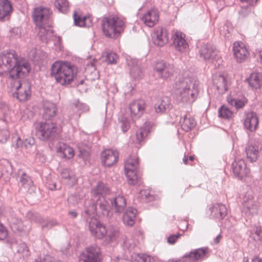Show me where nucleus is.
<instances>
[{"mask_svg":"<svg viewBox=\"0 0 262 262\" xmlns=\"http://www.w3.org/2000/svg\"><path fill=\"white\" fill-rule=\"evenodd\" d=\"M227 101L229 104L234 106L237 110L243 108L247 103L248 100L244 97L242 96L234 99L232 96L229 95L227 97Z\"/></svg>","mask_w":262,"mask_h":262,"instance_id":"obj_36","label":"nucleus"},{"mask_svg":"<svg viewBox=\"0 0 262 262\" xmlns=\"http://www.w3.org/2000/svg\"><path fill=\"white\" fill-rule=\"evenodd\" d=\"M54 258L49 254H41L38 256L33 262H53Z\"/></svg>","mask_w":262,"mask_h":262,"instance_id":"obj_54","label":"nucleus"},{"mask_svg":"<svg viewBox=\"0 0 262 262\" xmlns=\"http://www.w3.org/2000/svg\"><path fill=\"white\" fill-rule=\"evenodd\" d=\"M112 262H128L126 258H121L119 256H117L116 258H114L112 260Z\"/></svg>","mask_w":262,"mask_h":262,"instance_id":"obj_64","label":"nucleus"},{"mask_svg":"<svg viewBox=\"0 0 262 262\" xmlns=\"http://www.w3.org/2000/svg\"><path fill=\"white\" fill-rule=\"evenodd\" d=\"M101 26L103 33L106 37L116 38L124 31L125 19L117 15L109 16L103 18Z\"/></svg>","mask_w":262,"mask_h":262,"instance_id":"obj_5","label":"nucleus"},{"mask_svg":"<svg viewBox=\"0 0 262 262\" xmlns=\"http://www.w3.org/2000/svg\"><path fill=\"white\" fill-rule=\"evenodd\" d=\"M247 80L252 89H258L262 86V74L259 73H253Z\"/></svg>","mask_w":262,"mask_h":262,"instance_id":"obj_33","label":"nucleus"},{"mask_svg":"<svg viewBox=\"0 0 262 262\" xmlns=\"http://www.w3.org/2000/svg\"><path fill=\"white\" fill-rule=\"evenodd\" d=\"M233 51L234 58L238 62L245 61L249 55L245 45L241 41H236L233 43Z\"/></svg>","mask_w":262,"mask_h":262,"instance_id":"obj_17","label":"nucleus"},{"mask_svg":"<svg viewBox=\"0 0 262 262\" xmlns=\"http://www.w3.org/2000/svg\"><path fill=\"white\" fill-rule=\"evenodd\" d=\"M210 210L211 217L215 220H222L227 213L225 205L220 203L212 205Z\"/></svg>","mask_w":262,"mask_h":262,"instance_id":"obj_25","label":"nucleus"},{"mask_svg":"<svg viewBox=\"0 0 262 262\" xmlns=\"http://www.w3.org/2000/svg\"><path fill=\"white\" fill-rule=\"evenodd\" d=\"M119 153L112 149H106L101 155V160L102 164L107 167H110L115 164L118 161Z\"/></svg>","mask_w":262,"mask_h":262,"instance_id":"obj_21","label":"nucleus"},{"mask_svg":"<svg viewBox=\"0 0 262 262\" xmlns=\"http://www.w3.org/2000/svg\"><path fill=\"white\" fill-rule=\"evenodd\" d=\"M170 106L169 98L167 97H163L155 104V111L157 113H162L167 109H169Z\"/></svg>","mask_w":262,"mask_h":262,"instance_id":"obj_41","label":"nucleus"},{"mask_svg":"<svg viewBox=\"0 0 262 262\" xmlns=\"http://www.w3.org/2000/svg\"><path fill=\"white\" fill-rule=\"evenodd\" d=\"M16 83L13 96L20 101H26L31 95V84L26 80H18Z\"/></svg>","mask_w":262,"mask_h":262,"instance_id":"obj_11","label":"nucleus"},{"mask_svg":"<svg viewBox=\"0 0 262 262\" xmlns=\"http://www.w3.org/2000/svg\"><path fill=\"white\" fill-rule=\"evenodd\" d=\"M145 260L144 262H156L157 260V257L151 256L145 254Z\"/></svg>","mask_w":262,"mask_h":262,"instance_id":"obj_63","label":"nucleus"},{"mask_svg":"<svg viewBox=\"0 0 262 262\" xmlns=\"http://www.w3.org/2000/svg\"><path fill=\"white\" fill-rule=\"evenodd\" d=\"M126 63L129 68L131 76L135 79H139L143 77L142 70L140 68L139 61L128 56L126 59Z\"/></svg>","mask_w":262,"mask_h":262,"instance_id":"obj_22","label":"nucleus"},{"mask_svg":"<svg viewBox=\"0 0 262 262\" xmlns=\"http://www.w3.org/2000/svg\"><path fill=\"white\" fill-rule=\"evenodd\" d=\"M219 117L225 119H230L233 115V112L226 106H221L218 111Z\"/></svg>","mask_w":262,"mask_h":262,"instance_id":"obj_47","label":"nucleus"},{"mask_svg":"<svg viewBox=\"0 0 262 262\" xmlns=\"http://www.w3.org/2000/svg\"><path fill=\"white\" fill-rule=\"evenodd\" d=\"M255 211L256 206L253 196L250 194H246L243 199L242 212L246 216H249L251 214L254 213Z\"/></svg>","mask_w":262,"mask_h":262,"instance_id":"obj_27","label":"nucleus"},{"mask_svg":"<svg viewBox=\"0 0 262 262\" xmlns=\"http://www.w3.org/2000/svg\"><path fill=\"white\" fill-rule=\"evenodd\" d=\"M120 236L119 230L117 227H111L107 231L105 237V242L111 243L116 242Z\"/></svg>","mask_w":262,"mask_h":262,"instance_id":"obj_43","label":"nucleus"},{"mask_svg":"<svg viewBox=\"0 0 262 262\" xmlns=\"http://www.w3.org/2000/svg\"><path fill=\"white\" fill-rule=\"evenodd\" d=\"M199 55L204 60L213 63L215 67H219L222 62L219 51L209 43L205 44L201 47Z\"/></svg>","mask_w":262,"mask_h":262,"instance_id":"obj_6","label":"nucleus"},{"mask_svg":"<svg viewBox=\"0 0 262 262\" xmlns=\"http://www.w3.org/2000/svg\"><path fill=\"white\" fill-rule=\"evenodd\" d=\"M109 192L110 189L106 185L102 182H98L92 190L93 199L94 202L96 201V203L90 205L85 210V212L87 214L91 213L94 214L96 210L99 209L104 216L108 217L110 207L104 196Z\"/></svg>","mask_w":262,"mask_h":262,"instance_id":"obj_3","label":"nucleus"},{"mask_svg":"<svg viewBox=\"0 0 262 262\" xmlns=\"http://www.w3.org/2000/svg\"><path fill=\"white\" fill-rule=\"evenodd\" d=\"M14 51H6L0 55V75L8 73L12 79L20 78L28 74L31 69L27 62H19Z\"/></svg>","mask_w":262,"mask_h":262,"instance_id":"obj_1","label":"nucleus"},{"mask_svg":"<svg viewBox=\"0 0 262 262\" xmlns=\"http://www.w3.org/2000/svg\"><path fill=\"white\" fill-rule=\"evenodd\" d=\"M73 110L77 113V117H79L80 114L83 112H85L89 111V106L85 104L79 102V101L76 102L73 107Z\"/></svg>","mask_w":262,"mask_h":262,"instance_id":"obj_48","label":"nucleus"},{"mask_svg":"<svg viewBox=\"0 0 262 262\" xmlns=\"http://www.w3.org/2000/svg\"><path fill=\"white\" fill-rule=\"evenodd\" d=\"M135 246L136 243L133 238H123V247L124 249L130 251L133 249Z\"/></svg>","mask_w":262,"mask_h":262,"instance_id":"obj_53","label":"nucleus"},{"mask_svg":"<svg viewBox=\"0 0 262 262\" xmlns=\"http://www.w3.org/2000/svg\"><path fill=\"white\" fill-rule=\"evenodd\" d=\"M213 84L220 94L224 93L227 90L226 78L221 75H216L213 78Z\"/></svg>","mask_w":262,"mask_h":262,"instance_id":"obj_31","label":"nucleus"},{"mask_svg":"<svg viewBox=\"0 0 262 262\" xmlns=\"http://www.w3.org/2000/svg\"><path fill=\"white\" fill-rule=\"evenodd\" d=\"M168 33L164 28L158 27L152 33V40L154 43L159 47H162L168 41Z\"/></svg>","mask_w":262,"mask_h":262,"instance_id":"obj_18","label":"nucleus"},{"mask_svg":"<svg viewBox=\"0 0 262 262\" xmlns=\"http://www.w3.org/2000/svg\"><path fill=\"white\" fill-rule=\"evenodd\" d=\"M150 124L149 122H145L144 126L139 128L136 134V143L138 144L142 141L149 133Z\"/></svg>","mask_w":262,"mask_h":262,"instance_id":"obj_38","label":"nucleus"},{"mask_svg":"<svg viewBox=\"0 0 262 262\" xmlns=\"http://www.w3.org/2000/svg\"><path fill=\"white\" fill-rule=\"evenodd\" d=\"M10 136L9 130L6 128H0V143L7 142Z\"/></svg>","mask_w":262,"mask_h":262,"instance_id":"obj_56","label":"nucleus"},{"mask_svg":"<svg viewBox=\"0 0 262 262\" xmlns=\"http://www.w3.org/2000/svg\"><path fill=\"white\" fill-rule=\"evenodd\" d=\"M35 140L33 138L26 139L23 143L24 146L26 148L29 149L34 147Z\"/></svg>","mask_w":262,"mask_h":262,"instance_id":"obj_59","label":"nucleus"},{"mask_svg":"<svg viewBox=\"0 0 262 262\" xmlns=\"http://www.w3.org/2000/svg\"><path fill=\"white\" fill-rule=\"evenodd\" d=\"M119 123L123 132H126L130 127V124L128 119L125 116H121L119 118Z\"/></svg>","mask_w":262,"mask_h":262,"instance_id":"obj_50","label":"nucleus"},{"mask_svg":"<svg viewBox=\"0 0 262 262\" xmlns=\"http://www.w3.org/2000/svg\"><path fill=\"white\" fill-rule=\"evenodd\" d=\"M106 60L110 64H115L117 63L118 59L117 55L112 52H106L105 55Z\"/></svg>","mask_w":262,"mask_h":262,"instance_id":"obj_55","label":"nucleus"},{"mask_svg":"<svg viewBox=\"0 0 262 262\" xmlns=\"http://www.w3.org/2000/svg\"><path fill=\"white\" fill-rule=\"evenodd\" d=\"M262 150V142L250 144L245 149L247 158L251 162H255L258 158L259 152Z\"/></svg>","mask_w":262,"mask_h":262,"instance_id":"obj_24","label":"nucleus"},{"mask_svg":"<svg viewBox=\"0 0 262 262\" xmlns=\"http://www.w3.org/2000/svg\"><path fill=\"white\" fill-rule=\"evenodd\" d=\"M57 151L61 157L68 159L72 158L74 155L73 148L63 143H59Z\"/></svg>","mask_w":262,"mask_h":262,"instance_id":"obj_32","label":"nucleus"},{"mask_svg":"<svg viewBox=\"0 0 262 262\" xmlns=\"http://www.w3.org/2000/svg\"><path fill=\"white\" fill-rule=\"evenodd\" d=\"M138 167V157L136 155L130 156L125 161V173L129 184L134 185L138 183V177L137 173Z\"/></svg>","mask_w":262,"mask_h":262,"instance_id":"obj_7","label":"nucleus"},{"mask_svg":"<svg viewBox=\"0 0 262 262\" xmlns=\"http://www.w3.org/2000/svg\"><path fill=\"white\" fill-rule=\"evenodd\" d=\"M257 0H241L242 2L243 3H247V5H243L241 6L242 9H243L244 8H246V7H248L249 6L253 5L254 4H256Z\"/></svg>","mask_w":262,"mask_h":262,"instance_id":"obj_62","label":"nucleus"},{"mask_svg":"<svg viewBox=\"0 0 262 262\" xmlns=\"http://www.w3.org/2000/svg\"><path fill=\"white\" fill-rule=\"evenodd\" d=\"M29 55V57L32 60L37 62L40 60H44L48 56V55L46 52L40 50H37L36 48L31 50L30 51Z\"/></svg>","mask_w":262,"mask_h":262,"instance_id":"obj_44","label":"nucleus"},{"mask_svg":"<svg viewBox=\"0 0 262 262\" xmlns=\"http://www.w3.org/2000/svg\"><path fill=\"white\" fill-rule=\"evenodd\" d=\"M145 103L143 100L139 99L133 101L129 105L130 117L133 119L139 118L143 114Z\"/></svg>","mask_w":262,"mask_h":262,"instance_id":"obj_19","label":"nucleus"},{"mask_svg":"<svg viewBox=\"0 0 262 262\" xmlns=\"http://www.w3.org/2000/svg\"><path fill=\"white\" fill-rule=\"evenodd\" d=\"M36 30L38 32V37L42 42L47 43L54 37L53 30L49 26L36 27Z\"/></svg>","mask_w":262,"mask_h":262,"instance_id":"obj_28","label":"nucleus"},{"mask_svg":"<svg viewBox=\"0 0 262 262\" xmlns=\"http://www.w3.org/2000/svg\"><path fill=\"white\" fill-rule=\"evenodd\" d=\"M258 118L254 112H249L246 114L244 121V126L245 129L250 132H254L257 128Z\"/></svg>","mask_w":262,"mask_h":262,"instance_id":"obj_23","label":"nucleus"},{"mask_svg":"<svg viewBox=\"0 0 262 262\" xmlns=\"http://www.w3.org/2000/svg\"><path fill=\"white\" fill-rule=\"evenodd\" d=\"M137 210L134 208H129L123 216V222L128 226H132L135 223Z\"/></svg>","mask_w":262,"mask_h":262,"instance_id":"obj_35","label":"nucleus"},{"mask_svg":"<svg viewBox=\"0 0 262 262\" xmlns=\"http://www.w3.org/2000/svg\"><path fill=\"white\" fill-rule=\"evenodd\" d=\"M0 120L8 122L10 120V110L8 105L4 102H0Z\"/></svg>","mask_w":262,"mask_h":262,"instance_id":"obj_45","label":"nucleus"},{"mask_svg":"<svg viewBox=\"0 0 262 262\" xmlns=\"http://www.w3.org/2000/svg\"><path fill=\"white\" fill-rule=\"evenodd\" d=\"M19 181L21 185L25 188L31 187L33 184V182L31 178L26 173L21 174Z\"/></svg>","mask_w":262,"mask_h":262,"instance_id":"obj_52","label":"nucleus"},{"mask_svg":"<svg viewBox=\"0 0 262 262\" xmlns=\"http://www.w3.org/2000/svg\"><path fill=\"white\" fill-rule=\"evenodd\" d=\"M172 39L176 49L181 53L186 52L189 48L188 44L185 40V35L179 31L173 32Z\"/></svg>","mask_w":262,"mask_h":262,"instance_id":"obj_15","label":"nucleus"},{"mask_svg":"<svg viewBox=\"0 0 262 262\" xmlns=\"http://www.w3.org/2000/svg\"><path fill=\"white\" fill-rule=\"evenodd\" d=\"M159 18L158 11L156 9H151L143 15L141 20L146 26L152 27L157 23Z\"/></svg>","mask_w":262,"mask_h":262,"instance_id":"obj_26","label":"nucleus"},{"mask_svg":"<svg viewBox=\"0 0 262 262\" xmlns=\"http://www.w3.org/2000/svg\"><path fill=\"white\" fill-rule=\"evenodd\" d=\"M208 252L207 248H199L191 251L188 255H185L182 259L172 260V262H195L206 258Z\"/></svg>","mask_w":262,"mask_h":262,"instance_id":"obj_13","label":"nucleus"},{"mask_svg":"<svg viewBox=\"0 0 262 262\" xmlns=\"http://www.w3.org/2000/svg\"><path fill=\"white\" fill-rule=\"evenodd\" d=\"M16 251L19 257L24 259H28L31 255V251L29 248L25 243H20L17 244Z\"/></svg>","mask_w":262,"mask_h":262,"instance_id":"obj_42","label":"nucleus"},{"mask_svg":"<svg viewBox=\"0 0 262 262\" xmlns=\"http://www.w3.org/2000/svg\"><path fill=\"white\" fill-rule=\"evenodd\" d=\"M86 222L89 224V229L92 235L98 239H102L104 237L107 233V230L105 226L102 224L97 218L95 217L97 211L94 214L85 212Z\"/></svg>","mask_w":262,"mask_h":262,"instance_id":"obj_8","label":"nucleus"},{"mask_svg":"<svg viewBox=\"0 0 262 262\" xmlns=\"http://www.w3.org/2000/svg\"><path fill=\"white\" fill-rule=\"evenodd\" d=\"M181 236V234H172L167 238V242L170 244H174Z\"/></svg>","mask_w":262,"mask_h":262,"instance_id":"obj_60","label":"nucleus"},{"mask_svg":"<svg viewBox=\"0 0 262 262\" xmlns=\"http://www.w3.org/2000/svg\"><path fill=\"white\" fill-rule=\"evenodd\" d=\"M233 172L235 176L242 179L250 173V169L247 167L243 159L235 160L232 163Z\"/></svg>","mask_w":262,"mask_h":262,"instance_id":"obj_20","label":"nucleus"},{"mask_svg":"<svg viewBox=\"0 0 262 262\" xmlns=\"http://www.w3.org/2000/svg\"><path fill=\"white\" fill-rule=\"evenodd\" d=\"M251 236L255 241L262 240V226L254 227L251 232Z\"/></svg>","mask_w":262,"mask_h":262,"instance_id":"obj_49","label":"nucleus"},{"mask_svg":"<svg viewBox=\"0 0 262 262\" xmlns=\"http://www.w3.org/2000/svg\"><path fill=\"white\" fill-rule=\"evenodd\" d=\"M38 221L41 224L42 229L50 228L57 225V222L55 220H45L39 217Z\"/></svg>","mask_w":262,"mask_h":262,"instance_id":"obj_51","label":"nucleus"},{"mask_svg":"<svg viewBox=\"0 0 262 262\" xmlns=\"http://www.w3.org/2000/svg\"><path fill=\"white\" fill-rule=\"evenodd\" d=\"M50 10L47 8H36L33 13V18L36 27L42 26L48 20Z\"/></svg>","mask_w":262,"mask_h":262,"instance_id":"obj_16","label":"nucleus"},{"mask_svg":"<svg viewBox=\"0 0 262 262\" xmlns=\"http://www.w3.org/2000/svg\"><path fill=\"white\" fill-rule=\"evenodd\" d=\"M61 176L65 182L70 186H73L77 183V178L74 172L69 169H64L61 171Z\"/></svg>","mask_w":262,"mask_h":262,"instance_id":"obj_37","label":"nucleus"},{"mask_svg":"<svg viewBox=\"0 0 262 262\" xmlns=\"http://www.w3.org/2000/svg\"><path fill=\"white\" fill-rule=\"evenodd\" d=\"M111 203L115 211L117 213L123 212L126 206V201L124 196L121 194H118L111 200Z\"/></svg>","mask_w":262,"mask_h":262,"instance_id":"obj_30","label":"nucleus"},{"mask_svg":"<svg viewBox=\"0 0 262 262\" xmlns=\"http://www.w3.org/2000/svg\"><path fill=\"white\" fill-rule=\"evenodd\" d=\"M154 72L158 77L166 80L173 75L174 66L163 61H158L155 65Z\"/></svg>","mask_w":262,"mask_h":262,"instance_id":"obj_12","label":"nucleus"},{"mask_svg":"<svg viewBox=\"0 0 262 262\" xmlns=\"http://www.w3.org/2000/svg\"><path fill=\"white\" fill-rule=\"evenodd\" d=\"M145 254L142 253H134L132 255L133 262H144Z\"/></svg>","mask_w":262,"mask_h":262,"instance_id":"obj_57","label":"nucleus"},{"mask_svg":"<svg viewBox=\"0 0 262 262\" xmlns=\"http://www.w3.org/2000/svg\"><path fill=\"white\" fill-rule=\"evenodd\" d=\"M12 11V5L8 0H0V19L9 15Z\"/></svg>","mask_w":262,"mask_h":262,"instance_id":"obj_40","label":"nucleus"},{"mask_svg":"<svg viewBox=\"0 0 262 262\" xmlns=\"http://www.w3.org/2000/svg\"><path fill=\"white\" fill-rule=\"evenodd\" d=\"M180 123L182 129L185 132H188L191 130L194 127L196 124L194 119L192 117L187 115H185L180 119Z\"/></svg>","mask_w":262,"mask_h":262,"instance_id":"obj_34","label":"nucleus"},{"mask_svg":"<svg viewBox=\"0 0 262 262\" xmlns=\"http://www.w3.org/2000/svg\"><path fill=\"white\" fill-rule=\"evenodd\" d=\"M9 225L12 230L17 233H26L30 227L28 221L23 222L20 219L12 216L9 219Z\"/></svg>","mask_w":262,"mask_h":262,"instance_id":"obj_14","label":"nucleus"},{"mask_svg":"<svg viewBox=\"0 0 262 262\" xmlns=\"http://www.w3.org/2000/svg\"><path fill=\"white\" fill-rule=\"evenodd\" d=\"M8 236V231L6 228L0 222V240H4Z\"/></svg>","mask_w":262,"mask_h":262,"instance_id":"obj_58","label":"nucleus"},{"mask_svg":"<svg viewBox=\"0 0 262 262\" xmlns=\"http://www.w3.org/2000/svg\"><path fill=\"white\" fill-rule=\"evenodd\" d=\"M101 254L100 248L93 245L86 248L81 254L79 262H101Z\"/></svg>","mask_w":262,"mask_h":262,"instance_id":"obj_10","label":"nucleus"},{"mask_svg":"<svg viewBox=\"0 0 262 262\" xmlns=\"http://www.w3.org/2000/svg\"><path fill=\"white\" fill-rule=\"evenodd\" d=\"M37 132L42 140L54 138L57 134V126L51 120L40 122L36 126Z\"/></svg>","mask_w":262,"mask_h":262,"instance_id":"obj_9","label":"nucleus"},{"mask_svg":"<svg viewBox=\"0 0 262 262\" xmlns=\"http://www.w3.org/2000/svg\"><path fill=\"white\" fill-rule=\"evenodd\" d=\"M54 6L59 12L66 13L69 11V4L68 0H55Z\"/></svg>","mask_w":262,"mask_h":262,"instance_id":"obj_46","label":"nucleus"},{"mask_svg":"<svg viewBox=\"0 0 262 262\" xmlns=\"http://www.w3.org/2000/svg\"><path fill=\"white\" fill-rule=\"evenodd\" d=\"M74 21L76 26L79 27H90L92 25V20L90 16H83L81 17L77 14L76 12L74 13Z\"/></svg>","mask_w":262,"mask_h":262,"instance_id":"obj_39","label":"nucleus"},{"mask_svg":"<svg viewBox=\"0 0 262 262\" xmlns=\"http://www.w3.org/2000/svg\"><path fill=\"white\" fill-rule=\"evenodd\" d=\"M43 117L50 120V119L56 115L57 108L55 103L49 101H45L43 103Z\"/></svg>","mask_w":262,"mask_h":262,"instance_id":"obj_29","label":"nucleus"},{"mask_svg":"<svg viewBox=\"0 0 262 262\" xmlns=\"http://www.w3.org/2000/svg\"><path fill=\"white\" fill-rule=\"evenodd\" d=\"M173 89L177 102L182 105H189L196 99L199 94L198 84L193 79L183 77L176 81Z\"/></svg>","mask_w":262,"mask_h":262,"instance_id":"obj_2","label":"nucleus"},{"mask_svg":"<svg viewBox=\"0 0 262 262\" xmlns=\"http://www.w3.org/2000/svg\"><path fill=\"white\" fill-rule=\"evenodd\" d=\"M11 36L12 37L16 38L17 37H19L20 35V29L19 28H13L11 31Z\"/></svg>","mask_w":262,"mask_h":262,"instance_id":"obj_61","label":"nucleus"},{"mask_svg":"<svg viewBox=\"0 0 262 262\" xmlns=\"http://www.w3.org/2000/svg\"><path fill=\"white\" fill-rule=\"evenodd\" d=\"M50 74L62 85L69 84L77 74V68L68 62L55 61L51 67Z\"/></svg>","mask_w":262,"mask_h":262,"instance_id":"obj_4","label":"nucleus"}]
</instances>
